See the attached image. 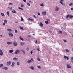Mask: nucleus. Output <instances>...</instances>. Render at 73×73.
<instances>
[{"label": "nucleus", "mask_w": 73, "mask_h": 73, "mask_svg": "<svg viewBox=\"0 0 73 73\" xmlns=\"http://www.w3.org/2000/svg\"><path fill=\"white\" fill-rule=\"evenodd\" d=\"M29 37H31V36L29 35Z\"/></svg>", "instance_id": "nucleus-64"}, {"label": "nucleus", "mask_w": 73, "mask_h": 73, "mask_svg": "<svg viewBox=\"0 0 73 73\" xmlns=\"http://www.w3.org/2000/svg\"><path fill=\"white\" fill-rule=\"evenodd\" d=\"M27 5H28V6H30V5H30V4H29V3H27Z\"/></svg>", "instance_id": "nucleus-42"}, {"label": "nucleus", "mask_w": 73, "mask_h": 73, "mask_svg": "<svg viewBox=\"0 0 73 73\" xmlns=\"http://www.w3.org/2000/svg\"><path fill=\"white\" fill-rule=\"evenodd\" d=\"M2 52V50H1V49H0V52Z\"/></svg>", "instance_id": "nucleus-56"}, {"label": "nucleus", "mask_w": 73, "mask_h": 73, "mask_svg": "<svg viewBox=\"0 0 73 73\" xmlns=\"http://www.w3.org/2000/svg\"><path fill=\"white\" fill-rule=\"evenodd\" d=\"M20 52V51L19 50H17L14 53L15 54H17L18 53H19Z\"/></svg>", "instance_id": "nucleus-2"}, {"label": "nucleus", "mask_w": 73, "mask_h": 73, "mask_svg": "<svg viewBox=\"0 0 73 73\" xmlns=\"http://www.w3.org/2000/svg\"><path fill=\"white\" fill-rule=\"evenodd\" d=\"M5 22H4V23H3V25H5Z\"/></svg>", "instance_id": "nucleus-55"}, {"label": "nucleus", "mask_w": 73, "mask_h": 73, "mask_svg": "<svg viewBox=\"0 0 73 73\" xmlns=\"http://www.w3.org/2000/svg\"><path fill=\"white\" fill-rule=\"evenodd\" d=\"M3 69H5V70H8V68L7 67H4L3 68Z\"/></svg>", "instance_id": "nucleus-8"}, {"label": "nucleus", "mask_w": 73, "mask_h": 73, "mask_svg": "<svg viewBox=\"0 0 73 73\" xmlns=\"http://www.w3.org/2000/svg\"><path fill=\"white\" fill-rule=\"evenodd\" d=\"M38 15H40V14L39 12H38Z\"/></svg>", "instance_id": "nucleus-53"}, {"label": "nucleus", "mask_w": 73, "mask_h": 73, "mask_svg": "<svg viewBox=\"0 0 73 73\" xmlns=\"http://www.w3.org/2000/svg\"><path fill=\"white\" fill-rule=\"evenodd\" d=\"M7 30L8 31H9V32H11V31L12 32V29H7Z\"/></svg>", "instance_id": "nucleus-25"}, {"label": "nucleus", "mask_w": 73, "mask_h": 73, "mask_svg": "<svg viewBox=\"0 0 73 73\" xmlns=\"http://www.w3.org/2000/svg\"><path fill=\"white\" fill-rule=\"evenodd\" d=\"M45 23L46 24H48V21H46L45 22Z\"/></svg>", "instance_id": "nucleus-30"}, {"label": "nucleus", "mask_w": 73, "mask_h": 73, "mask_svg": "<svg viewBox=\"0 0 73 73\" xmlns=\"http://www.w3.org/2000/svg\"><path fill=\"white\" fill-rule=\"evenodd\" d=\"M13 60H18V58L16 57H15L13 59Z\"/></svg>", "instance_id": "nucleus-17"}, {"label": "nucleus", "mask_w": 73, "mask_h": 73, "mask_svg": "<svg viewBox=\"0 0 73 73\" xmlns=\"http://www.w3.org/2000/svg\"><path fill=\"white\" fill-rule=\"evenodd\" d=\"M8 35H9V36L10 37H13V35L12 34V33L10 32L8 33Z\"/></svg>", "instance_id": "nucleus-1"}, {"label": "nucleus", "mask_w": 73, "mask_h": 73, "mask_svg": "<svg viewBox=\"0 0 73 73\" xmlns=\"http://www.w3.org/2000/svg\"><path fill=\"white\" fill-rule=\"evenodd\" d=\"M19 28H20V29H22V30H24V29H23V27L21 26H20Z\"/></svg>", "instance_id": "nucleus-23"}, {"label": "nucleus", "mask_w": 73, "mask_h": 73, "mask_svg": "<svg viewBox=\"0 0 73 73\" xmlns=\"http://www.w3.org/2000/svg\"><path fill=\"white\" fill-rule=\"evenodd\" d=\"M69 5H70V6H72V5H73V3H71L70 4H69Z\"/></svg>", "instance_id": "nucleus-36"}, {"label": "nucleus", "mask_w": 73, "mask_h": 73, "mask_svg": "<svg viewBox=\"0 0 73 73\" xmlns=\"http://www.w3.org/2000/svg\"><path fill=\"white\" fill-rule=\"evenodd\" d=\"M71 59L72 60V61H73V57H72L71 58Z\"/></svg>", "instance_id": "nucleus-50"}, {"label": "nucleus", "mask_w": 73, "mask_h": 73, "mask_svg": "<svg viewBox=\"0 0 73 73\" xmlns=\"http://www.w3.org/2000/svg\"><path fill=\"white\" fill-rule=\"evenodd\" d=\"M63 1V0H60V3L61 4H62V5H63V3H62V2Z\"/></svg>", "instance_id": "nucleus-10"}, {"label": "nucleus", "mask_w": 73, "mask_h": 73, "mask_svg": "<svg viewBox=\"0 0 73 73\" xmlns=\"http://www.w3.org/2000/svg\"><path fill=\"white\" fill-rule=\"evenodd\" d=\"M25 44V43L24 42H21V45H24Z\"/></svg>", "instance_id": "nucleus-21"}, {"label": "nucleus", "mask_w": 73, "mask_h": 73, "mask_svg": "<svg viewBox=\"0 0 73 73\" xmlns=\"http://www.w3.org/2000/svg\"><path fill=\"white\" fill-rule=\"evenodd\" d=\"M29 68L31 69L32 70H34V67H33V66H31L29 67Z\"/></svg>", "instance_id": "nucleus-13"}, {"label": "nucleus", "mask_w": 73, "mask_h": 73, "mask_svg": "<svg viewBox=\"0 0 73 73\" xmlns=\"http://www.w3.org/2000/svg\"><path fill=\"white\" fill-rule=\"evenodd\" d=\"M63 41H64V42H67L66 40H64Z\"/></svg>", "instance_id": "nucleus-47"}, {"label": "nucleus", "mask_w": 73, "mask_h": 73, "mask_svg": "<svg viewBox=\"0 0 73 73\" xmlns=\"http://www.w3.org/2000/svg\"><path fill=\"white\" fill-rule=\"evenodd\" d=\"M20 39L21 40H22V41H24V39L23 38H21V37L20 36Z\"/></svg>", "instance_id": "nucleus-24"}, {"label": "nucleus", "mask_w": 73, "mask_h": 73, "mask_svg": "<svg viewBox=\"0 0 73 73\" xmlns=\"http://www.w3.org/2000/svg\"><path fill=\"white\" fill-rule=\"evenodd\" d=\"M28 20H31V21H34V20L32 19H31L30 18H29L28 19Z\"/></svg>", "instance_id": "nucleus-19"}, {"label": "nucleus", "mask_w": 73, "mask_h": 73, "mask_svg": "<svg viewBox=\"0 0 73 73\" xmlns=\"http://www.w3.org/2000/svg\"><path fill=\"white\" fill-rule=\"evenodd\" d=\"M70 15L69 14L67 15L66 16V19H68V17H69V18H70Z\"/></svg>", "instance_id": "nucleus-11"}, {"label": "nucleus", "mask_w": 73, "mask_h": 73, "mask_svg": "<svg viewBox=\"0 0 73 73\" xmlns=\"http://www.w3.org/2000/svg\"><path fill=\"white\" fill-rule=\"evenodd\" d=\"M59 32L60 33H61V34H62V32L61 31H59Z\"/></svg>", "instance_id": "nucleus-34"}, {"label": "nucleus", "mask_w": 73, "mask_h": 73, "mask_svg": "<svg viewBox=\"0 0 73 73\" xmlns=\"http://www.w3.org/2000/svg\"><path fill=\"white\" fill-rule=\"evenodd\" d=\"M34 18H36V15H34Z\"/></svg>", "instance_id": "nucleus-52"}, {"label": "nucleus", "mask_w": 73, "mask_h": 73, "mask_svg": "<svg viewBox=\"0 0 73 73\" xmlns=\"http://www.w3.org/2000/svg\"><path fill=\"white\" fill-rule=\"evenodd\" d=\"M40 48V47L38 46V48L36 49V50H38V52H40V49H39Z\"/></svg>", "instance_id": "nucleus-27"}, {"label": "nucleus", "mask_w": 73, "mask_h": 73, "mask_svg": "<svg viewBox=\"0 0 73 73\" xmlns=\"http://www.w3.org/2000/svg\"><path fill=\"white\" fill-rule=\"evenodd\" d=\"M21 7H24V5H23L22 4H21Z\"/></svg>", "instance_id": "nucleus-45"}, {"label": "nucleus", "mask_w": 73, "mask_h": 73, "mask_svg": "<svg viewBox=\"0 0 73 73\" xmlns=\"http://www.w3.org/2000/svg\"><path fill=\"white\" fill-rule=\"evenodd\" d=\"M0 37H2V36H3L2 35H0Z\"/></svg>", "instance_id": "nucleus-61"}, {"label": "nucleus", "mask_w": 73, "mask_h": 73, "mask_svg": "<svg viewBox=\"0 0 73 73\" xmlns=\"http://www.w3.org/2000/svg\"><path fill=\"white\" fill-rule=\"evenodd\" d=\"M9 52L10 53H12L13 52V50H10L9 51Z\"/></svg>", "instance_id": "nucleus-28"}, {"label": "nucleus", "mask_w": 73, "mask_h": 73, "mask_svg": "<svg viewBox=\"0 0 73 73\" xmlns=\"http://www.w3.org/2000/svg\"><path fill=\"white\" fill-rule=\"evenodd\" d=\"M42 14L43 15H46V11L42 12Z\"/></svg>", "instance_id": "nucleus-9"}, {"label": "nucleus", "mask_w": 73, "mask_h": 73, "mask_svg": "<svg viewBox=\"0 0 73 73\" xmlns=\"http://www.w3.org/2000/svg\"><path fill=\"white\" fill-rule=\"evenodd\" d=\"M1 15H2V16H5L4 14L3 13H1Z\"/></svg>", "instance_id": "nucleus-33"}, {"label": "nucleus", "mask_w": 73, "mask_h": 73, "mask_svg": "<svg viewBox=\"0 0 73 73\" xmlns=\"http://www.w3.org/2000/svg\"><path fill=\"white\" fill-rule=\"evenodd\" d=\"M37 60H38L39 61H40V59L39 58H38Z\"/></svg>", "instance_id": "nucleus-51"}, {"label": "nucleus", "mask_w": 73, "mask_h": 73, "mask_svg": "<svg viewBox=\"0 0 73 73\" xmlns=\"http://www.w3.org/2000/svg\"><path fill=\"white\" fill-rule=\"evenodd\" d=\"M31 62H32V61H31V60H29L27 61V64H30V63H31Z\"/></svg>", "instance_id": "nucleus-14"}, {"label": "nucleus", "mask_w": 73, "mask_h": 73, "mask_svg": "<svg viewBox=\"0 0 73 73\" xmlns=\"http://www.w3.org/2000/svg\"><path fill=\"white\" fill-rule=\"evenodd\" d=\"M37 67L38 68H39V69H41V66H38Z\"/></svg>", "instance_id": "nucleus-41"}, {"label": "nucleus", "mask_w": 73, "mask_h": 73, "mask_svg": "<svg viewBox=\"0 0 73 73\" xmlns=\"http://www.w3.org/2000/svg\"><path fill=\"white\" fill-rule=\"evenodd\" d=\"M4 65L3 64H1L0 65V67H3Z\"/></svg>", "instance_id": "nucleus-38"}, {"label": "nucleus", "mask_w": 73, "mask_h": 73, "mask_svg": "<svg viewBox=\"0 0 73 73\" xmlns=\"http://www.w3.org/2000/svg\"><path fill=\"white\" fill-rule=\"evenodd\" d=\"M13 4V3H9V5H11Z\"/></svg>", "instance_id": "nucleus-44"}, {"label": "nucleus", "mask_w": 73, "mask_h": 73, "mask_svg": "<svg viewBox=\"0 0 73 73\" xmlns=\"http://www.w3.org/2000/svg\"><path fill=\"white\" fill-rule=\"evenodd\" d=\"M40 5L42 7H44V4H43V3H42V4Z\"/></svg>", "instance_id": "nucleus-39"}, {"label": "nucleus", "mask_w": 73, "mask_h": 73, "mask_svg": "<svg viewBox=\"0 0 73 73\" xmlns=\"http://www.w3.org/2000/svg\"><path fill=\"white\" fill-rule=\"evenodd\" d=\"M70 18H73V16L70 15Z\"/></svg>", "instance_id": "nucleus-43"}, {"label": "nucleus", "mask_w": 73, "mask_h": 73, "mask_svg": "<svg viewBox=\"0 0 73 73\" xmlns=\"http://www.w3.org/2000/svg\"><path fill=\"white\" fill-rule=\"evenodd\" d=\"M15 33H17V30H15Z\"/></svg>", "instance_id": "nucleus-49"}, {"label": "nucleus", "mask_w": 73, "mask_h": 73, "mask_svg": "<svg viewBox=\"0 0 73 73\" xmlns=\"http://www.w3.org/2000/svg\"><path fill=\"white\" fill-rule=\"evenodd\" d=\"M0 55L1 56H3V52L2 51L0 53Z\"/></svg>", "instance_id": "nucleus-22"}, {"label": "nucleus", "mask_w": 73, "mask_h": 73, "mask_svg": "<svg viewBox=\"0 0 73 73\" xmlns=\"http://www.w3.org/2000/svg\"><path fill=\"white\" fill-rule=\"evenodd\" d=\"M24 2H26V0H23Z\"/></svg>", "instance_id": "nucleus-57"}, {"label": "nucleus", "mask_w": 73, "mask_h": 73, "mask_svg": "<svg viewBox=\"0 0 73 73\" xmlns=\"http://www.w3.org/2000/svg\"><path fill=\"white\" fill-rule=\"evenodd\" d=\"M8 8H9V9H10L11 10H12V7H8Z\"/></svg>", "instance_id": "nucleus-46"}, {"label": "nucleus", "mask_w": 73, "mask_h": 73, "mask_svg": "<svg viewBox=\"0 0 73 73\" xmlns=\"http://www.w3.org/2000/svg\"><path fill=\"white\" fill-rule=\"evenodd\" d=\"M49 32H50V33H52V31H50Z\"/></svg>", "instance_id": "nucleus-60"}, {"label": "nucleus", "mask_w": 73, "mask_h": 73, "mask_svg": "<svg viewBox=\"0 0 73 73\" xmlns=\"http://www.w3.org/2000/svg\"><path fill=\"white\" fill-rule=\"evenodd\" d=\"M67 66L68 68H71V66L69 64H67Z\"/></svg>", "instance_id": "nucleus-6"}, {"label": "nucleus", "mask_w": 73, "mask_h": 73, "mask_svg": "<svg viewBox=\"0 0 73 73\" xmlns=\"http://www.w3.org/2000/svg\"><path fill=\"white\" fill-rule=\"evenodd\" d=\"M26 50H27V51H28V50H29V48H26Z\"/></svg>", "instance_id": "nucleus-40"}, {"label": "nucleus", "mask_w": 73, "mask_h": 73, "mask_svg": "<svg viewBox=\"0 0 73 73\" xmlns=\"http://www.w3.org/2000/svg\"><path fill=\"white\" fill-rule=\"evenodd\" d=\"M31 61H33V58H31Z\"/></svg>", "instance_id": "nucleus-48"}, {"label": "nucleus", "mask_w": 73, "mask_h": 73, "mask_svg": "<svg viewBox=\"0 0 73 73\" xmlns=\"http://www.w3.org/2000/svg\"><path fill=\"white\" fill-rule=\"evenodd\" d=\"M21 21H23V20H24V19H23V17H21Z\"/></svg>", "instance_id": "nucleus-35"}, {"label": "nucleus", "mask_w": 73, "mask_h": 73, "mask_svg": "<svg viewBox=\"0 0 73 73\" xmlns=\"http://www.w3.org/2000/svg\"><path fill=\"white\" fill-rule=\"evenodd\" d=\"M70 9L71 10V11H72V10H73V8H71Z\"/></svg>", "instance_id": "nucleus-54"}, {"label": "nucleus", "mask_w": 73, "mask_h": 73, "mask_svg": "<svg viewBox=\"0 0 73 73\" xmlns=\"http://www.w3.org/2000/svg\"><path fill=\"white\" fill-rule=\"evenodd\" d=\"M21 52H22V53H24V54H25V51L23 49H21Z\"/></svg>", "instance_id": "nucleus-7"}, {"label": "nucleus", "mask_w": 73, "mask_h": 73, "mask_svg": "<svg viewBox=\"0 0 73 73\" xmlns=\"http://www.w3.org/2000/svg\"><path fill=\"white\" fill-rule=\"evenodd\" d=\"M18 8L19 9H21V10H22V11H23V8H21L19 7H18Z\"/></svg>", "instance_id": "nucleus-32"}, {"label": "nucleus", "mask_w": 73, "mask_h": 73, "mask_svg": "<svg viewBox=\"0 0 73 73\" xmlns=\"http://www.w3.org/2000/svg\"><path fill=\"white\" fill-rule=\"evenodd\" d=\"M7 15L8 16H9V12L8 11L7 13Z\"/></svg>", "instance_id": "nucleus-26"}, {"label": "nucleus", "mask_w": 73, "mask_h": 73, "mask_svg": "<svg viewBox=\"0 0 73 73\" xmlns=\"http://www.w3.org/2000/svg\"><path fill=\"white\" fill-rule=\"evenodd\" d=\"M30 53H31V54H32V53H33V52H32V51Z\"/></svg>", "instance_id": "nucleus-58"}, {"label": "nucleus", "mask_w": 73, "mask_h": 73, "mask_svg": "<svg viewBox=\"0 0 73 73\" xmlns=\"http://www.w3.org/2000/svg\"><path fill=\"white\" fill-rule=\"evenodd\" d=\"M40 24L41 27H43V26H44V25H43V24H42V22H40Z\"/></svg>", "instance_id": "nucleus-16"}, {"label": "nucleus", "mask_w": 73, "mask_h": 73, "mask_svg": "<svg viewBox=\"0 0 73 73\" xmlns=\"http://www.w3.org/2000/svg\"><path fill=\"white\" fill-rule=\"evenodd\" d=\"M4 23L6 24L7 23V20H4Z\"/></svg>", "instance_id": "nucleus-29"}, {"label": "nucleus", "mask_w": 73, "mask_h": 73, "mask_svg": "<svg viewBox=\"0 0 73 73\" xmlns=\"http://www.w3.org/2000/svg\"><path fill=\"white\" fill-rule=\"evenodd\" d=\"M11 64H12V62H11L10 61L7 63V65L8 66L10 65H11Z\"/></svg>", "instance_id": "nucleus-5"}, {"label": "nucleus", "mask_w": 73, "mask_h": 73, "mask_svg": "<svg viewBox=\"0 0 73 73\" xmlns=\"http://www.w3.org/2000/svg\"><path fill=\"white\" fill-rule=\"evenodd\" d=\"M51 53V52H49V54H50Z\"/></svg>", "instance_id": "nucleus-62"}, {"label": "nucleus", "mask_w": 73, "mask_h": 73, "mask_svg": "<svg viewBox=\"0 0 73 73\" xmlns=\"http://www.w3.org/2000/svg\"><path fill=\"white\" fill-rule=\"evenodd\" d=\"M15 66V63L14 62H13L12 63V65H11L12 67H13V66Z\"/></svg>", "instance_id": "nucleus-18"}, {"label": "nucleus", "mask_w": 73, "mask_h": 73, "mask_svg": "<svg viewBox=\"0 0 73 73\" xmlns=\"http://www.w3.org/2000/svg\"><path fill=\"white\" fill-rule=\"evenodd\" d=\"M12 12H13V13H16V11L15 10H14L12 11Z\"/></svg>", "instance_id": "nucleus-20"}, {"label": "nucleus", "mask_w": 73, "mask_h": 73, "mask_svg": "<svg viewBox=\"0 0 73 73\" xmlns=\"http://www.w3.org/2000/svg\"><path fill=\"white\" fill-rule=\"evenodd\" d=\"M65 50H66V52H69V50L66 49Z\"/></svg>", "instance_id": "nucleus-31"}, {"label": "nucleus", "mask_w": 73, "mask_h": 73, "mask_svg": "<svg viewBox=\"0 0 73 73\" xmlns=\"http://www.w3.org/2000/svg\"><path fill=\"white\" fill-rule=\"evenodd\" d=\"M35 43H37V40H36V42H35Z\"/></svg>", "instance_id": "nucleus-59"}, {"label": "nucleus", "mask_w": 73, "mask_h": 73, "mask_svg": "<svg viewBox=\"0 0 73 73\" xmlns=\"http://www.w3.org/2000/svg\"><path fill=\"white\" fill-rule=\"evenodd\" d=\"M13 44L14 46H17V42L15 41L13 42Z\"/></svg>", "instance_id": "nucleus-4"}, {"label": "nucleus", "mask_w": 73, "mask_h": 73, "mask_svg": "<svg viewBox=\"0 0 73 73\" xmlns=\"http://www.w3.org/2000/svg\"><path fill=\"white\" fill-rule=\"evenodd\" d=\"M7 44L8 45H10L11 44H12V42H7Z\"/></svg>", "instance_id": "nucleus-15"}, {"label": "nucleus", "mask_w": 73, "mask_h": 73, "mask_svg": "<svg viewBox=\"0 0 73 73\" xmlns=\"http://www.w3.org/2000/svg\"><path fill=\"white\" fill-rule=\"evenodd\" d=\"M17 65H20V63L19 62H17Z\"/></svg>", "instance_id": "nucleus-37"}, {"label": "nucleus", "mask_w": 73, "mask_h": 73, "mask_svg": "<svg viewBox=\"0 0 73 73\" xmlns=\"http://www.w3.org/2000/svg\"><path fill=\"white\" fill-rule=\"evenodd\" d=\"M15 23H18V22H15Z\"/></svg>", "instance_id": "nucleus-63"}, {"label": "nucleus", "mask_w": 73, "mask_h": 73, "mask_svg": "<svg viewBox=\"0 0 73 73\" xmlns=\"http://www.w3.org/2000/svg\"><path fill=\"white\" fill-rule=\"evenodd\" d=\"M58 10H59V8H58V7L56 6L55 9V11H56V12H58Z\"/></svg>", "instance_id": "nucleus-3"}, {"label": "nucleus", "mask_w": 73, "mask_h": 73, "mask_svg": "<svg viewBox=\"0 0 73 73\" xmlns=\"http://www.w3.org/2000/svg\"><path fill=\"white\" fill-rule=\"evenodd\" d=\"M64 58L65 59H66H66H67V60H69V57H67V56H64Z\"/></svg>", "instance_id": "nucleus-12"}]
</instances>
